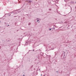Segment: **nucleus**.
<instances>
[{
  "label": "nucleus",
  "mask_w": 76,
  "mask_h": 76,
  "mask_svg": "<svg viewBox=\"0 0 76 76\" xmlns=\"http://www.w3.org/2000/svg\"><path fill=\"white\" fill-rule=\"evenodd\" d=\"M17 31H18V30H17Z\"/></svg>",
  "instance_id": "obj_21"
},
{
  "label": "nucleus",
  "mask_w": 76,
  "mask_h": 76,
  "mask_svg": "<svg viewBox=\"0 0 76 76\" xmlns=\"http://www.w3.org/2000/svg\"><path fill=\"white\" fill-rule=\"evenodd\" d=\"M23 76H25V75H23Z\"/></svg>",
  "instance_id": "obj_12"
},
{
  "label": "nucleus",
  "mask_w": 76,
  "mask_h": 76,
  "mask_svg": "<svg viewBox=\"0 0 76 76\" xmlns=\"http://www.w3.org/2000/svg\"><path fill=\"white\" fill-rule=\"evenodd\" d=\"M1 48V47H0V48Z\"/></svg>",
  "instance_id": "obj_20"
},
{
  "label": "nucleus",
  "mask_w": 76,
  "mask_h": 76,
  "mask_svg": "<svg viewBox=\"0 0 76 76\" xmlns=\"http://www.w3.org/2000/svg\"><path fill=\"white\" fill-rule=\"evenodd\" d=\"M16 13V11H13L11 13Z\"/></svg>",
  "instance_id": "obj_2"
},
{
  "label": "nucleus",
  "mask_w": 76,
  "mask_h": 76,
  "mask_svg": "<svg viewBox=\"0 0 76 76\" xmlns=\"http://www.w3.org/2000/svg\"><path fill=\"white\" fill-rule=\"evenodd\" d=\"M49 30H50V31H51V29L50 28V29H49Z\"/></svg>",
  "instance_id": "obj_9"
},
{
  "label": "nucleus",
  "mask_w": 76,
  "mask_h": 76,
  "mask_svg": "<svg viewBox=\"0 0 76 76\" xmlns=\"http://www.w3.org/2000/svg\"><path fill=\"white\" fill-rule=\"evenodd\" d=\"M55 55H56V54H55Z\"/></svg>",
  "instance_id": "obj_18"
},
{
  "label": "nucleus",
  "mask_w": 76,
  "mask_h": 76,
  "mask_svg": "<svg viewBox=\"0 0 76 76\" xmlns=\"http://www.w3.org/2000/svg\"><path fill=\"white\" fill-rule=\"evenodd\" d=\"M44 76H45V75H44Z\"/></svg>",
  "instance_id": "obj_19"
},
{
  "label": "nucleus",
  "mask_w": 76,
  "mask_h": 76,
  "mask_svg": "<svg viewBox=\"0 0 76 76\" xmlns=\"http://www.w3.org/2000/svg\"><path fill=\"white\" fill-rule=\"evenodd\" d=\"M50 48H51V46Z\"/></svg>",
  "instance_id": "obj_15"
},
{
  "label": "nucleus",
  "mask_w": 76,
  "mask_h": 76,
  "mask_svg": "<svg viewBox=\"0 0 76 76\" xmlns=\"http://www.w3.org/2000/svg\"><path fill=\"white\" fill-rule=\"evenodd\" d=\"M36 20H37V22H38L39 21V18H37V19H36Z\"/></svg>",
  "instance_id": "obj_3"
},
{
  "label": "nucleus",
  "mask_w": 76,
  "mask_h": 76,
  "mask_svg": "<svg viewBox=\"0 0 76 76\" xmlns=\"http://www.w3.org/2000/svg\"><path fill=\"white\" fill-rule=\"evenodd\" d=\"M8 26H9V25H8Z\"/></svg>",
  "instance_id": "obj_17"
},
{
  "label": "nucleus",
  "mask_w": 76,
  "mask_h": 76,
  "mask_svg": "<svg viewBox=\"0 0 76 76\" xmlns=\"http://www.w3.org/2000/svg\"><path fill=\"white\" fill-rule=\"evenodd\" d=\"M41 76H42V75L41 74Z\"/></svg>",
  "instance_id": "obj_11"
},
{
  "label": "nucleus",
  "mask_w": 76,
  "mask_h": 76,
  "mask_svg": "<svg viewBox=\"0 0 76 76\" xmlns=\"http://www.w3.org/2000/svg\"><path fill=\"white\" fill-rule=\"evenodd\" d=\"M51 45H54V44L53 43H52Z\"/></svg>",
  "instance_id": "obj_5"
},
{
  "label": "nucleus",
  "mask_w": 76,
  "mask_h": 76,
  "mask_svg": "<svg viewBox=\"0 0 76 76\" xmlns=\"http://www.w3.org/2000/svg\"><path fill=\"white\" fill-rule=\"evenodd\" d=\"M10 16V15H9V14H8L7 15V16Z\"/></svg>",
  "instance_id": "obj_7"
},
{
  "label": "nucleus",
  "mask_w": 76,
  "mask_h": 76,
  "mask_svg": "<svg viewBox=\"0 0 76 76\" xmlns=\"http://www.w3.org/2000/svg\"><path fill=\"white\" fill-rule=\"evenodd\" d=\"M33 51H34V50H33Z\"/></svg>",
  "instance_id": "obj_14"
},
{
  "label": "nucleus",
  "mask_w": 76,
  "mask_h": 76,
  "mask_svg": "<svg viewBox=\"0 0 76 76\" xmlns=\"http://www.w3.org/2000/svg\"><path fill=\"white\" fill-rule=\"evenodd\" d=\"M63 58L64 60L65 59V57H64V56H63Z\"/></svg>",
  "instance_id": "obj_4"
},
{
  "label": "nucleus",
  "mask_w": 76,
  "mask_h": 76,
  "mask_svg": "<svg viewBox=\"0 0 76 76\" xmlns=\"http://www.w3.org/2000/svg\"><path fill=\"white\" fill-rule=\"evenodd\" d=\"M26 44H27V42H26Z\"/></svg>",
  "instance_id": "obj_13"
},
{
  "label": "nucleus",
  "mask_w": 76,
  "mask_h": 76,
  "mask_svg": "<svg viewBox=\"0 0 76 76\" xmlns=\"http://www.w3.org/2000/svg\"><path fill=\"white\" fill-rule=\"evenodd\" d=\"M31 25V23H29L28 24V25Z\"/></svg>",
  "instance_id": "obj_6"
},
{
  "label": "nucleus",
  "mask_w": 76,
  "mask_h": 76,
  "mask_svg": "<svg viewBox=\"0 0 76 76\" xmlns=\"http://www.w3.org/2000/svg\"><path fill=\"white\" fill-rule=\"evenodd\" d=\"M49 10H51V9H49Z\"/></svg>",
  "instance_id": "obj_8"
},
{
  "label": "nucleus",
  "mask_w": 76,
  "mask_h": 76,
  "mask_svg": "<svg viewBox=\"0 0 76 76\" xmlns=\"http://www.w3.org/2000/svg\"><path fill=\"white\" fill-rule=\"evenodd\" d=\"M28 2L29 3V4H30V3H31V2H32V1H30L31 0H27Z\"/></svg>",
  "instance_id": "obj_1"
},
{
  "label": "nucleus",
  "mask_w": 76,
  "mask_h": 76,
  "mask_svg": "<svg viewBox=\"0 0 76 76\" xmlns=\"http://www.w3.org/2000/svg\"><path fill=\"white\" fill-rule=\"evenodd\" d=\"M63 23V22H61V23Z\"/></svg>",
  "instance_id": "obj_10"
},
{
  "label": "nucleus",
  "mask_w": 76,
  "mask_h": 76,
  "mask_svg": "<svg viewBox=\"0 0 76 76\" xmlns=\"http://www.w3.org/2000/svg\"><path fill=\"white\" fill-rule=\"evenodd\" d=\"M15 17H16V16H15Z\"/></svg>",
  "instance_id": "obj_16"
}]
</instances>
